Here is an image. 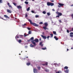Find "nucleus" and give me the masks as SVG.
Here are the masks:
<instances>
[{"instance_id": "obj_1", "label": "nucleus", "mask_w": 73, "mask_h": 73, "mask_svg": "<svg viewBox=\"0 0 73 73\" xmlns=\"http://www.w3.org/2000/svg\"><path fill=\"white\" fill-rule=\"evenodd\" d=\"M31 25H33V26H35V27H38V25H37L35 23H32V21L31 19H28Z\"/></svg>"}, {"instance_id": "obj_58", "label": "nucleus", "mask_w": 73, "mask_h": 73, "mask_svg": "<svg viewBox=\"0 0 73 73\" xmlns=\"http://www.w3.org/2000/svg\"><path fill=\"white\" fill-rule=\"evenodd\" d=\"M70 32H72V30H70Z\"/></svg>"}, {"instance_id": "obj_54", "label": "nucleus", "mask_w": 73, "mask_h": 73, "mask_svg": "<svg viewBox=\"0 0 73 73\" xmlns=\"http://www.w3.org/2000/svg\"><path fill=\"white\" fill-rule=\"evenodd\" d=\"M72 31H73V28H72Z\"/></svg>"}, {"instance_id": "obj_45", "label": "nucleus", "mask_w": 73, "mask_h": 73, "mask_svg": "<svg viewBox=\"0 0 73 73\" xmlns=\"http://www.w3.org/2000/svg\"><path fill=\"white\" fill-rule=\"evenodd\" d=\"M13 4H14V5L16 6V3H13Z\"/></svg>"}, {"instance_id": "obj_51", "label": "nucleus", "mask_w": 73, "mask_h": 73, "mask_svg": "<svg viewBox=\"0 0 73 73\" xmlns=\"http://www.w3.org/2000/svg\"><path fill=\"white\" fill-rule=\"evenodd\" d=\"M42 65H43V66H44L45 65V64H42Z\"/></svg>"}, {"instance_id": "obj_61", "label": "nucleus", "mask_w": 73, "mask_h": 73, "mask_svg": "<svg viewBox=\"0 0 73 73\" xmlns=\"http://www.w3.org/2000/svg\"><path fill=\"white\" fill-rule=\"evenodd\" d=\"M26 58H28V56H27V57H26Z\"/></svg>"}, {"instance_id": "obj_40", "label": "nucleus", "mask_w": 73, "mask_h": 73, "mask_svg": "<svg viewBox=\"0 0 73 73\" xmlns=\"http://www.w3.org/2000/svg\"><path fill=\"white\" fill-rule=\"evenodd\" d=\"M50 1L51 2H54V0H50Z\"/></svg>"}, {"instance_id": "obj_49", "label": "nucleus", "mask_w": 73, "mask_h": 73, "mask_svg": "<svg viewBox=\"0 0 73 73\" xmlns=\"http://www.w3.org/2000/svg\"><path fill=\"white\" fill-rule=\"evenodd\" d=\"M31 39H29V40H27V41L28 42H29V41H31Z\"/></svg>"}, {"instance_id": "obj_6", "label": "nucleus", "mask_w": 73, "mask_h": 73, "mask_svg": "<svg viewBox=\"0 0 73 73\" xmlns=\"http://www.w3.org/2000/svg\"><path fill=\"white\" fill-rule=\"evenodd\" d=\"M58 4L59 5H58V7L59 8H60L61 7V6H64V4H62V3H58Z\"/></svg>"}, {"instance_id": "obj_39", "label": "nucleus", "mask_w": 73, "mask_h": 73, "mask_svg": "<svg viewBox=\"0 0 73 73\" xmlns=\"http://www.w3.org/2000/svg\"><path fill=\"white\" fill-rule=\"evenodd\" d=\"M67 33H69V31L68 30H67Z\"/></svg>"}, {"instance_id": "obj_22", "label": "nucleus", "mask_w": 73, "mask_h": 73, "mask_svg": "<svg viewBox=\"0 0 73 73\" xmlns=\"http://www.w3.org/2000/svg\"><path fill=\"white\" fill-rule=\"evenodd\" d=\"M22 42V41L21 39H20L18 40V42H19V43H20V42Z\"/></svg>"}, {"instance_id": "obj_23", "label": "nucleus", "mask_w": 73, "mask_h": 73, "mask_svg": "<svg viewBox=\"0 0 73 73\" xmlns=\"http://www.w3.org/2000/svg\"><path fill=\"white\" fill-rule=\"evenodd\" d=\"M42 50H45V49H46V47H45L44 48H42Z\"/></svg>"}, {"instance_id": "obj_35", "label": "nucleus", "mask_w": 73, "mask_h": 73, "mask_svg": "<svg viewBox=\"0 0 73 73\" xmlns=\"http://www.w3.org/2000/svg\"><path fill=\"white\" fill-rule=\"evenodd\" d=\"M70 36L71 37H73V35L70 34Z\"/></svg>"}, {"instance_id": "obj_60", "label": "nucleus", "mask_w": 73, "mask_h": 73, "mask_svg": "<svg viewBox=\"0 0 73 73\" xmlns=\"http://www.w3.org/2000/svg\"><path fill=\"white\" fill-rule=\"evenodd\" d=\"M33 1H35V0H32Z\"/></svg>"}, {"instance_id": "obj_19", "label": "nucleus", "mask_w": 73, "mask_h": 73, "mask_svg": "<svg viewBox=\"0 0 73 73\" xmlns=\"http://www.w3.org/2000/svg\"><path fill=\"white\" fill-rule=\"evenodd\" d=\"M53 34H54V35H57V34H56V31H53Z\"/></svg>"}, {"instance_id": "obj_38", "label": "nucleus", "mask_w": 73, "mask_h": 73, "mask_svg": "<svg viewBox=\"0 0 73 73\" xmlns=\"http://www.w3.org/2000/svg\"><path fill=\"white\" fill-rule=\"evenodd\" d=\"M49 37H50V36H48L47 37V38L48 40H49Z\"/></svg>"}, {"instance_id": "obj_24", "label": "nucleus", "mask_w": 73, "mask_h": 73, "mask_svg": "<svg viewBox=\"0 0 73 73\" xmlns=\"http://www.w3.org/2000/svg\"><path fill=\"white\" fill-rule=\"evenodd\" d=\"M47 15L48 16H50V13H47Z\"/></svg>"}, {"instance_id": "obj_17", "label": "nucleus", "mask_w": 73, "mask_h": 73, "mask_svg": "<svg viewBox=\"0 0 73 73\" xmlns=\"http://www.w3.org/2000/svg\"><path fill=\"white\" fill-rule=\"evenodd\" d=\"M4 17H5V18H9V17H8V16H7V15H4Z\"/></svg>"}, {"instance_id": "obj_20", "label": "nucleus", "mask_w": 73, "mask_h": 73, "mask_svg": "<svg viewBox=\"0 0 73 73\" xmlns=\"http://www.w3.org/2000/svg\"><path fill=\"white\" fill-rule=\"evenodd\" d=\"M29 10H30V7H29L27 9V11H29Z\"/></svg>"}, {"instance_id": "obj_37", "label": "nucleus", "mask_w": 73, "mask_h": 73, "mask_svg": "<svg viewBox=\"0 0 73 73\" xmlns=\"http://www.w3.org/2000/svg\"><path fill=\"white\" fill-rule=\"evenodd\" d=\"M29 35L28 34L27 35H25V34H24V36L25 37H26V36H28Z\"/></svg>"}, {"instance_id": "obj_8", "label": "nucleus", "mask_w": 73, "mask_h": 73, "mask_svg": "<svg viewBox=\"0 0 73 73\" xmlns=\"http://www.w3.org/2000/svg\"><path fill=\"white\" fill-rule=\"evenodd\" d=\"M41 36L43 38H44V39H46V36L41 35Z\"/></svg>"}, {"instance_id": "obj_16", "label": "nucleus", "mask_w": 73, "mask_h": 73, "mask_svg": "<svg viewBox=\"0 0 73 73\" xmlns=\"http://www.w3.org/2000/svg\"><path fill=\"white\" fill-rule=\"evenodd\" d=\"M64 68V69H68V67L67 66H65Z\"/></svg>"}, {"instance_id": "obj_11", "label": "nucleus", "mask_w": 73, "mask_h": 73, "mask_svg": "<svg viewBox=\"0 0 73 73\" xmlns=\"http://www.w3.org/2000/svg\"><path fill=\"white\" fill-rule=\"evenodd\" d=\"M7 5H8L10 8H12V7L11 5H9V3H7Z\"/></svg>"}, {"instance_id": "obj_36", "label": "nucleus", "mask_w": 73, "mask_h": 73, "mask_svg": "<svg viewBox=\"0 0 73 73\" xmlns=\"http://www.w3.org/2000/svg\"><path fill=\"white\" fill-rule=\"evenodd\" d=\"M40 24H43V23H42V22H40L39 23Z\"/></svg>"}, {"instance_id": "obj_12", "label": "nucleus", "mask_w": 73, "mask_h": 73, "mask_svg": "<svg viewBox=\"0 0 73 73\" xmlns=\"http://www.w3.org/2000/svg\"><path fill=\"white\" fill-rule=\"evenodd\" d=\"M42 42H40V43H39V45H40L41 46H43V44H42Z\"/></svg>"}, {"instance_id": "obj_25", "label": "nucleus", "mask_w": 73, "mask_h": 73, "mask_svg": "<svg viewBox=\"0 0 73 73\" xmlns=\"http://www.w3.org/2000/svg\"><path fill=\"white\" fill-rule=\"evenodd\" d=\"M34 39V37H32L31 38H30V40H33Z\"/></svg>"}, {"instance_id": "obj_43", "label": "nucleus", "mask_w": 73, "mask_h": 73, "mask_svg": "<svg viewBox=\"0 0 73 73\" xmlns=\"http://www.w3.org/2000/svg\"><path fill=\"white\" fill-rule=\"evenodd\" d=\"M31 12H32V13H35L34 11L33 10L31 11Z\"/></svg>"}, {"instance_id": "obj_63", "label": "nucleus", "mask_w": 73, "mask_h": 73, "mask_svg": "<svg viewBox=\"0 0 73 73\" xmlns=\"http://www.w3.org/2000/svg\"><path fill=\"white\" fill-rule=\"evenodd\" d=\"M19 55H21V54H19Z\"/></svg>"}, {"instance_id": "obj_46", "label": "nucleus", "mask_w": 73, "mask_h": 73, "mask_svg": "<svg viewBox=\"0 0 73 73\" xmlns=\"http://www.w3.org/2000/svg\"><path fill=\"white\" fill-rule=\"evenodd\" d=\"M0 3H2V0H0Z\"/></svg>"}, {"instance_id": "obj_18", "label": "nucleus", "mask_w": 73, "mask_h": 73, "mask_svg": "<svg viewBox=\"0 0 73 73\" xmlns=\"http://www.w3.org/2000/svg\"><path fill=\"white\" fill-rule=\"evenodd\" d=\"M27 65H28V66H29L30 65H31V62H27Z\"/></svg>"}, {"instance_id": "obj_42", "label": "nucleus", "mask_w": 73, "mask_h": 73, "mask_svg": "<svg viewBox=\"0 0 73 73\" xmlns=\"http://www.w3.org/2000/svg\"><path fill=\"white\" fill-rule=\"evenodd\" d=\"M59 22H60V23H62V22H61V20H59Z\"/></svg>"}, {"instance_id": "obj_2", "label": "nucleus", "mask_w": 73, "mask_h": 73, "mask_svg": "<svg viewBox=\"0 0 73 73\" xmlns=\"http://www.w3.org/2000/svg\"><path fill=\"white\" fill-rule=\"evenodd\" d=\"M34 40H33L31 41V42L34 45H32V44H31L30 45V47H31L32 48H33V47H34V46H35L36 45V42H34Z\"/></svg>"}, {"instance_id": "obj_21", "label": "nucleus", "mask_w": 73, "mask_h": 73, "mask_svg": "<svg viewBox=\"0 0 73 73\" xmlns=\"http://www.w3.org/2000/svg\"><path fill=\"white\" fill-rule=\"evenodd\" d=\"M37 68L38 70H40V69H41V67H40L38 66Z\"/></svg>"}, {"instance_id": "obj_10", "label": "nucleus", "mask_w": 73, "mask_h": 73, "mask_svg": "<svg viewBox=\"0 0 73 73\" xmlns=\"http://www.w3.org/2000/svg\"><path fill=\"white\" fill-rule=\"evenodd\" d=\"M17 8L18 9H21L22 8V7L20 5H19L17 6Z\"/></svg>"}, {"instance_id": "obj_50", "label": "nucleus", "mask_w": 73, "mask_h": 73, "mask_svg": "<svg viewBox=\"0 0 73 73\" xmlns=\"http://www.w3.org/2000/svg\"><path fill=\"white\" fill-rule=\"evenodd\" d=\"M41 38H40L39 39V41H41Z\"/></svg>"}, {"instance_id": "obj_13", "label": "nucleus", "mask_w": 73, "mask_h": 73, "mask_svg": "<svg viewBox=\"0 0 73 73\" xmlns=\"http://www.w3.org/2000/svg\"><path fill=\"white\" fill-rule=\"evenodd\" d=\"M7 12H8V13H11V11L10 10L7 9Z\"/></svg>"}, {"instance_id": "obj_30", "label": "nucleus", "mask_w": 73, "mask_h": 73, "mask_svg": "<svg viewBox=\"0 0 73 73\" xmlns=\"http://www.w3.org/2000/svg\"><path fill=\"white\" fill-rule=\"evenodd\" d=\"M50 35L51 36V37H53V35L52 34H50Z\"/></svg>"}, {"instance_id": "obj_3", "label": "nucleus", "mask_w": 73, "mask_h": 73, "mask_svg": "<svg viewBox=\"0 0 73 73\" xmlns=\"http://www.w3.org/2000/svg\"><path fill=\"white\" fill-rule=\"evenodd\" d=\"M56 13L58 15L56 16V17H58V18L60 17V16H62V13L59 12L58 11L56 12Z\"/></svg>"}, {"instance_id": "obj_4", "label": "nucleus", "mask_w": 73, "mask_h": 73, "mask_svg": "<svg viewBox=\"0 0 73 73\" xmlns=\"http://www.w3.org/2000/svg\"><path fill=\"white\" fill-rule=\"evenodd\" d=\"M44 26H45L43 27V29H44V30H46V29H47V27H46L47 26H48V24L47 23H44Z\"/></svg>"}, {"instance_id": "obj_14", "label": "nucleus", "mask_w": 73, "mask_h": 73, "mask_svg": "<svg viewBox=\"0 0 73 73\" xmlns=\"http://www.w3.org/2000/svg\"><path fill=\"white\" fill-rule=\"evenodd\" d=\"M54 38H55L56 40H58V38H56V36H54Z\"/></svg>"}, {"instance_id": "obj_29", "label": "nucleus", "mask_w": 73, "mask_h": 73, "mask_svg": "<svg viewBox=\"0 0 73 73\" xmlns=\"http://www.w3.org/2000/svg\"><path fill=\"white\" fill-rule=\"evenodd\" d=\"M25 17H28V15H27V13L25 14Z\"/></svg>"}, {"instance_id": "obj_9", "label": "nucleus", "mask_w": 73, "mask_h": 73, "mask_svg": "<svg viewBox=\"0 0 73 73\" xmlns=\"http://www.w3.org/2000/svg\"><path fill=\"white\" fill-rule=\"evenodd\" d=\"M34 40V42L35 41L36 42H38L39 41L38 40L37 38L35 39V40Z\"/></svg>"}, {"instance_id": "obj_62", "label": "nucleus", "mask_w": 73, "mask_h": 73, "mask_svg": "<svg viewBox=\"0 0 73 73\" xmlns=\"http://www.w3.org/2000/svg\"><path fill=\"white\" fill-rule=\"evenodd\" d=\"M23 0H22V1L21 0V1H23Z\"/></svg>"}, {"instance_id": "obj_57", "label": "nucleus", "mask_w": 73, "mask_h": 73, "mask_svg": "<svg viewBox=\"0 0 73 73\" xmlns=\"http://www.w3.org/2000/svg\"><path fill=\"white\" fill-rule=\"evenodd\" d=\"M44 32H43L42 33V34L44 35Z\"/></svg>"}, {"instance_id": "obj_7", "label": "nucleus", "mask_w": 73, "mask_h": 73, "mask_svg": "<svg viewBox=\"0 0 73 73\" xmlns=\"http://www.w3.org/2000/svg\"><path fill=\"white\" fill-rule=\"evenodd\" d=\"M34 72L35 73H37V70L36 68H34Z\"/></svg>"}, {"instance_id": "obj_64", "label": "nucleus", "mask_w": 73, "mask_h": 73, "mask_svg": "<svg viewBox=\"0 0 73 73\" xmlns=\"http://www.w3.org/2000/svg\"><path fill=\"white\" fill-rule=\"evenodd\" d=\"M17 38H19V36H17Z\"/></svg>"}, {"instance_id": "obj_27", "label": "nucleus", "mask_w": 73, "mask_h": 73, "mask_svg": "<svg viewBox=\"0 0 73 73\" xmlns=\"http://www.w3.org/2000/svg\"><path fill=\"white\" fill-rule=\"evenodd\" d=\"M42 13H43V14H46V12L45 11H43L42 12Z\"/></svg>"}, {"instance_id": "obj_56", "label": "nucleus", "mask_w": 73, "mask_h": 73, "mask_svg": "<svg viewBox=\"0 0 73 73\" xmlns=\"http://www.w3.org/2000/svg\"><path fill=\"white\" fill-rule=\"evenodd\" d=\"M71 7H72L73 6V5H71Z\"/></svg>"}, {"instance_id": "obj_33", "label": "nucleus", "mask_w": 73, "mask_h": 73, "mask_svg": "<svg viewBox=\"0 0 73 73\" xmlns=\"http://www.w3.org/2000/svg\"><path fill=\"white\" fill-rule=\"evenodd\" d=\"M0 19H2L3 20H6L5 19H3V18L0 17Z\"/></svg>"}, {"instance_id": "obj_53", "label": "nucleus", "mask_w": 73, "mask_h": 73, "mask_svg": "<svg viewBox=\"0 0 73 73\" xmlns=\"http://www.w3.org/2000/svg\"><path fill=\"white\" fill-rule=\"evenodd\" d=\"M52 10L53 11H55V10H54V9H52Z\"/></svg>"}, {"instance_id": "obj_52", "label": "nucleus", "mask_w": 73, "mask_h": 73, "mask_svg": "<svg viewBox=\"0 0 73 73\" xmlns=\"http://www.w3.org/2000/svg\"><path fill=\"white\" fill-rule=\"evenodd\" d=\"M56 73H60V72L58 71V72H56Z\"/></svg>"}, {"instance_id": "obj_31", "label": "nucleus", "mask_w": 73, "mask_h": 73, "mask_svg": "<svg viewBox=\"0 0 73 73\" xmlns=\"http://www.w3.org/2000/svg\"><path fill=\"white\" fill-rule=\"evenodd\" d=\"M29 35H31V31H29Z\"/></svg>"}, {"instance_id": "obj_48", "label": "nucleus", "mask_w": 73, "mask_h": 73, "mask_svg": "<svg viewBox=\"0 0 73 73\" xmlns=\"http://www.w3.org/2000/svg\"><path fill=\"white\" fill-rule=\"evenodd\" d=\"M70 35H73V33L72 32L70 33Z\"/></svg>"}, {"instance_id": "obj_26", "label": "nucleus", "mask_w": 73, "mask_h": 73, "mask_svg": "<svg viewBox=\"0 0 73 73\" xmlns=\"http://www.w3.org/2000/svg\"><path fill=\"white\" fill-rule=\"evenodd\" d=\"M49 70L48 69H46L45 70V72H49Z\"/></svg>"}, {"instance_id": "obj_15", "label": "nucleus", "mask_w": 73, "mask_h": 73, "mask_svg": "<svg viewBox=\"0 0 73 73\" xmlns=\"http://www.w3.org/2000/svg\"><path fill=\"white\" fill-rule=\"evenodd\" d=\"M64 72L65 73H68L69 72V70H66Z\"/></svg>"}, {"instance_id": "obj_47", "label": "nucleus", "mask_w": 73, "mask_h": 73, "mask_svg": "<svg viewBox=\"0 0 73 73\" xmlns=\"http://www.w3.org/2000/svg\"><path fill=\"white\" fill-rule=\"evenodd\" d=\"M71 16L73 18V14H72Z\"/></svg>"}, {"instance_id": "obj_5", "label": "nucleus", "mask_w": 73, "mask_h": 73, "mask_svg": "<svg viewBox=\"0 0 73 73\" xmlns=\"http://www.w3.org/2000/svg\"><path fill=\"white\" fill-rule=\"evenodd\" d=\"M47 5L48 6H53L54 5V3L51 2H48L47 3Z\"/></svg>"}, {"instance_id": "obj_41", "label": "nucleus", "mask_w": 73, "mask_h": 73, "mask_svg": "<svg viewBox=\"0 0 73 73\" xmlns=\"http://www.w3.org/2000/svg\"><path fill=\"white\" fill-rule=\"evenodd\" d=\"M45 64V65H46V66L48 65V63L47 62H46Z\"/></svg>"}, {"instance_id": "obj_34", "label": "nucleus", "mask_w": 73, "mask_h": 73, "mask_svg": "<svg viewBox=\"0 0 73 73\" xmlns=\"http://www.w3.org/2000/svg\"><path fill=\"white\" fill-rule=\"evenodd\" d=\"M25 3L26 4H28V2L25 1Z\"/></svg>"}, {"instance_id": "obj_32", "label": "nucleus", "mask_w": 73, "mask_h": 73, "mask_svg": "<svg viewBox=\"0 0 73 73\" xmlns=\"http://www.w3.org/2000/svg\"><path fill=\"white\" fill-rule=\"evenodd\" d=\"M22 26H25L27 25V24L26 23H25L24 25H22Z\"/></svg>"}, {"instance_id": "obj_28", "label": "nucleus", "mask_w": 73, "mask_h": 73, "mask_svg": "<svg viewBox=\"0 0 73 73\" xmlns=\"http://www.w3.org/2000/svg\"><path fill=\"white\" fill-rule=\"evenodd\" d=\"M39 17V16H38L37 15H35V17L36 18H37V17Z\"/></svg>"}, {"instance_id": "obj_44", "label": "nucleus", "mask_w": 73, "mask_h": 73, "mask_svg": "<svg viewBox=\"0 0 73 73\" xmlns=\"http://www.w3.org/2000/svg\"><path fill=\"white\" fill-rule=\"evenodd\" d=\"M27 29H28V30H30L31 29V28H30L28 27Z\"/></svg>"}, {"instance_id": "obj_55", "label": "nucleus", "mask_w": 73, "mask_h": 73, "mask_svg": "<svg viewBox=\"0 0 73 73\" xmlns=\"http://www.w3.org/2000/svg\"><path fill=\"white\" fill-rule=\"evenodd\" d=\"M67 51H68V50H69V49H68V48H67Z\"/></svg>"}, {"instance_id": "obj_59", "label": "nucleus", "mask_w": 73, "mask_h": 73, "mask_svg": "<svg viewBox=\"0 0 73 73\" xmlns=\"http://www.w3.org/2000/svg\"><path fill=\"white\" fill-rule=\"evenodd\" d=\"M71 49H73V48H71Z\"/></svg>"}]
</instances>
